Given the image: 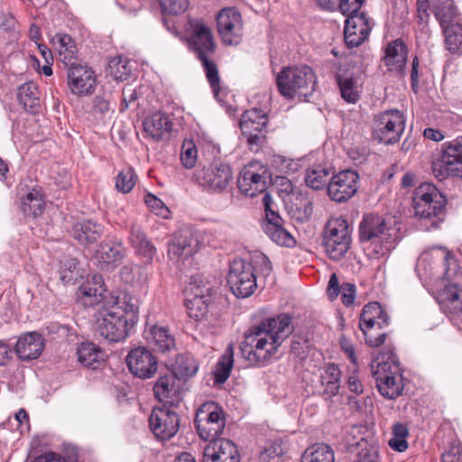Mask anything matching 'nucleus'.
<instances>
[{
  "mask_svg": "<svg viewBox=\"0 0 462 462\" xmlns=\"http://www.w3.org/2000/svg\"><path fill=\"white\" fill-rule=\"evenodd\" d=\"M322 245L325 247V251L329 258L335 261L340 260L349 250V245H346V244L334 242L331 241V239L323 238Z\"/></svg>",
  "mask_w": 462,
  "mask_h": 462,
  "instance_id": "nucleus-54",
  "label": "nucleus"
},
{
  "mask_svg": "<svg viewBox=\"0 0 462 462\" xmlns=\"http://www.w3.org/2000/svg\"><path fill=\"white\" fill-rule=\"evenodd\" d=\"M267 122L266 114L261 109H251L242 115L240 128L251 152H258L266 143L264 129Z\"/></svg>",
  "mask_w": 462,
  "mask_h": 462,
  "instance_id": "nucleus-11",
  "label": "nucleus"
},
{
  "mask_svg": "<svg viewBox=\"0 0 462 462\" xmlns=\"http://www.w3.org/2000/svg\"><path fill=\"white\" fill-rule=\"evenodd\" d=\"M341 300L345 306L349 307L356 299V286L353 283L345 282L341 285Z\"/></svg>",
  "mask_w": 462,
  "mask_h": 462,
  "instance_id": "nucleus-63",
  "label": "nucleus"
},
{
  "mask_svg": "<svg viewBox=\"0 0 462 462\" xmlns=\"http://www.w3.org/2000/svg\"><path fill=\"white\" fill-rule=\"evenodd\" d=\"M143 130L147 136L154 141L162 140L171 129V122L169 116L161 112L154 113L143 122Z\"/></svg>",
  "mask_w": 462,
  "mask_h": 462,
  "instance_id": "nucleus-28",
  "label": "nucleus"
},
{
  "mask_svg": "<svg viewBox=\"0 0 462 462\" xmlns=\"http://www.w3.org/2000/svg\"><path fill=\"white\" fill-rule=\"evenodd\" d=\"M431 170L439 180L462 179V137L443 144L441 154L431 162Z\"/></svg>",
  "mask_w": 462,
  "mask_h": 462,
  "instance_id": "nucleus-8",
  "label": "nucleus"
},
{
  "mask_svg": "<svg viewBox=\"0 0 462 462\" xmlns=\"http://www.w3.org/2000/svg\"><path fill=\"white\" fill-rule=\"evenodd\" d=\"M254 271L250 262L242 259L234 260L230 263L227 284L237 298H247L254 292L257 287Z\"/></svg>",
  "mask_w": 462,
  "mask_h": 462,
  "instance_id": "nucleus-9",
  "label": "nucleus"
},
{
  "mask_svg": "<svg viewBox=\"0 0 462 462\" xmlns=\"http://www.w3.org/2000/svg\"><path fill=\"white\" fill-rule=\"evenodd\" d=\"M203 462H240V454L233 441L217 439L205 447Z\"/></svg>",
  "mask_w": 462,
  "mask_h": 462,
  "instance_id": "nucleus-23",
  "label": "nucleus"
},
{
  "mask_svg": "<svg viewBox=\"0 0 462 462\" xmlns=\"http://www.w3.org/2000/svg\"><path fill=\"white\" fill-rule=\"evenodd\" d=\"M18 100L26 111L31 114L37 113L40 108V97L38 87L34 83H26L18 89Z\"/></svg>",
  "mask_w": 462,
  "mask_h": 462,
  "instance_id": "nucleus-38",
  "label": "nucleus"
},
{
  "mask_svg": "<svg viewBox=\"0 0 462 462\" xmlns=\"http://www.w3.org/2000/svg\"><path fill=\"white\" fill-rule=\"evenodd\" d=\"M342 98L347 103H356L360 97L357 79L354 76L337 74L336 76Z\"/></svg>",
  "mask_w": 462,
  "mask_h": 462,
  "instance_id": "nucleus-40",
  "label": "nucleus"
},
{
  "mask_svg": "<svg viewBox=\"0 0 462 462\" xmlns=\"http://www.w3.org/2000/svg\"><path fill=\"white\" fill-rule=\"evenodd\" d=\"M129 371L135 376L146 379L158 370V362L152 353L143 346L132 349L126 357Z\"/></svg>",
  "mask_w": 462,
  "mask_h": 462,
  "instance_id": "nucleus-21",
  "label": "nucleus"
},
{
  "mask_svg": "<svg viewBox=\"0 0 462 462\" xmlns=\"http://www.w3.org/2000/svg\"><path fill=\"white\" fill-rule=\"evenodd\" d=\"M121 280L132 285L142 284L145 281L142 267L139 265H125L120 269Z\"/></svg>",
  "mask_w": 462,
  "mask_h": 462,
  "instance_id": "nucleus-50",
  "label": "nucleus"
},
{
  "mask_svg": "<svg viewBox=\"0 0 462 462\" xmlns=\"http://www.w3.org/2000/svg\"><path fill=\"white\" fill-rule=\"evenodd\" d=\"M372 29L369 19L365 13L351 15L345 23V42L347 47L354 48L362 44L368 37Z\"/></svg>",
  "mask_w": 462,
  "mask_h": 462,
  "instance_id": "nucleus-24",
  "label": "nucleus"
},
{
  "mask_svg": "<svg viewBox=\"0 0 462 462\" xmlns=\"http://www.w3.org/2000/svg\"><path fill=\"white\" fill-rule=\"evenodd\" d=\"M129 240L139 254L147 257H152L155 254L154 246L147 239L145 233L140 226L136 224L132 225Z\"/></svg>",
  "mask_w": 462,
  "mask_h": 462,
  "instance_id": "nucleus-41",
  "label": "nucleus"
},
{
  "mask_svg": "<svg viewBox=\"0 0 462 462\" xmlns=\"http://www.w3.org/2000/svg\"><path fill=\"white\" fill-rule=\"evenodd\" d=\"M218 32L224 43L237 45L243 38V22L240 13L235 8H224L217 18Z\"/></svg>",
  "mask_w": 462,
  "mask_h": 462,
  "instance_id": "nucleus-18",
  "label": "nucleus"
},
{
  "mask_svg": "<svg viewBox=\"0 0 462 462\" xmlns=\"http://www.w3.org/2000/svg\"><path fill=\"white\" fill-rule=\"evenodd\" d=\"M188 43L197 59L213 57L217 43L214 41L211 29L199 20H190L189 23Z\"/></svg>",
  "mask_w": 462,
  "mask_h": 462,
  "instance_id": "nucleus-16",
  "label": "nucleus"
},
{
  "mask_svg": "<svg viewBox=\"0 0 462 462\" xmlns=\"http://www.w3.org/2000/svg\"><path fill=\"white\" fill-rule=\"evenodd\" d=\"M180 160L183 166L187 169H191L196 165L197 149L191 142L183 144Z\"/></svg>",
  "mask_w": 462,
  "mask_h": 462,
  "instance_id": "nucleus-60",
  "label": "nucleus"
},
{
  "mask_svg": "<svg viewBox=\"0 0 462 462\" xmlns=\"http://www.w3.org/2000/svg\"><path fill=\"white\" fill-rule=\"evenodd\" d=\"M199 250V241L189 228L180 229L169 242L170 257L191 256Z\"/></svg>",
  "mask_w": 462,
  "mask_h": 462,
  "instance_id": "nucleus-25",
  "label": "nucleus"
},
{
  "mask_svg": "<svg viewBox=\"0 0 462 462\" xmlns=\"http://www.w3.org/2000/svg\"><path fill=\"white\" fill-rule=\"evenodd\" d=\"M359 328L362 330L365 338V343L368 346L377 347L385 341L386 333H374V330L375 328H366L365 325H359Z\"/></svg>",
  "mask_w": 462,
  "mask_h": 462,
  "instance_id": "nucleus-59",
  "label": "nucleus"
},
{
  "mask_svg": "<svg viewBox=\"0 0 462 462\" xmlns=\"http://www.w3.org/2000/svg\"><path fill=\"white\" fill-rule=\"evenodd\" d=\"M334 452L326 444H316L308 448L302 458V462H334Z\"/></svg>",
  "mask_w": 462,
  "mask_h": 462,
  "instance_id": "nucleus-44",
  "label": "nucleus"
},
{
  "mask_svg": "<svg viewBox=\"0 0 462 462\" xmlns=\"http://www.w3.org/2000/svg\"><path fill=\"white\" fill-rule=\"evenodd\" d=\"M149 424L151 430L158 439H169L179 430L180 420L175 411L164 405L152 410Z\"/></svg>",
  "mask_w": 462,
  "mask_h": 462,
  "instance_id": "nucleus-19",
  "label": "nucleus"
},
{
  "mask_svg": "<svg viewBox=\"0 0 462 462\" xmlns=\"http://www.w3.org/2000/svg\"><path fill=\"white\" fill-rule=\"evenodd\" d=\"M59 274L64 283H74L79 277V262L76 258L65 257L60 263Z\"/></svg>",
  "mask_w": 462,
  "mask_h": 462,
  "instance_id": "nucleus-47",
  "label": "nucleus"
},
{
  "mask_svg": "<svg viewBox=\"0 0 462 462\" xmlns=\"http://www.w3.org/2000/svg\"><path fill=\"white\" fill-rule=\"evenodd\" d=\"M162 14L178 15L189 7V0H158Z\"/></svg>",
  "mask_w": 462,
  "mask_h": 462,
  "instance_id": "nucleus-53",
  "label": "nucleus"
},
{
  "mask_svg": "<svg viewBox=\"0 0 462 462\" xmlns=\"http://www.w3.org/2000/svg\"><path fill=\"white\" fill-rule=\"evenodd\" d=\"M175 378L173 373L162 375L153 386V393L156 399L166 404L173 405L178 402V392L175 387Z\"/></svg>",
  "mask_w": 462,
  "mask_h": 462,
  "instance_id": "nucleus-31",
  "label": "nucleus"
},
{
  "mask_svg": "<svg viewBox=\"0 0 462 462\" xmlns=\"http://www.w3.org/2000/svg\"><path fill=\"white\" fill-rule=\"evenodd\" d=\"M144 202L147 207L156 215L164 218L169 214V209L164 206L163 202L152 193H148L144 197Z\"/></svg>",
  "mask_w": 462,
  "mask_h": 462,
  "instance_id": "nucleus-61",
  "label": "nucleus"
},
{
  "mask_svg": "<svg viewBox=\"0 0 462 462\" xmlns=\"http://www.w3.org/2000/svg\"><path fill=\"white\" fill-rule=\"evenodd\" d=\"M135 180L136 175L134 171L130 167L125 168L117 174L116 179V188L122 193H128L133 189Z\"/></svg>",
  "mask_w": 462,
  "mask_h": 462,
  "instance_id": "nucleus-51",
  "label": "nucleus"
},
{
  "mask_svg": "<svg viewBox=\"0 0 462 462\" xmlns=\"http://www.w3.org/2000/svg\"><path fill=\"white\" fill-rule=\"evenodd\" d=\"M199 60L201 62L214 97H217L220 91V78L217 64L213 60L212 57H205Z\"/></svg>",
  "mask_w": 462,
  "mask_h": 462,
  "instance_id": "nucleus-45",
  "label": "nucleus"
},
{
  "mask_svg": "<svg viewBox=\"0 0 462 462\" xmlns=\"http://www.w3.org/2000/svg\"><path fill=\"white\" fill-rule=\"evenodd\" d=\"M187 291L189 293L186 300L189 316L195 319H204L212 303V286L199 276H194Z\"/></svg>",
  "mask_w": 462,
  "mask_h": 462,
  "instance_id": "nucleus-15",
  "label": "nucleus"
},
{
  "mask_svg": "<svg viewBox=\"0 0 462 462\" xmlns=\"http://www.w3.org/2000/svg\"><path fill=\"white\" fill-rule=\"evenodd\" d=\"M276 82L279 92L284 97L306 100L315 90L316 77L309 66L288 67L278 73Z\"/></svg>",
  "mask_w": 462,
  "mask_h": 462,
  "instance_id": "nucleus-4",
  "label": "nucleus"
},
{
  "mask_svg": "<svg viewBox=\"0 0 462 462\" xmlns=\"http://www.w3.org/2000/svg\"><path fill=\"white\" fill-rule=\"evenodd\" d=\"M102 234V226L90 220L77 222L71 230L72 237L82 245H88L97 242Z\"/></svg>",
  "mask_w": 462,
  "mask_h": 462,
  "instance_id": "nucleus-29",
  "label": "nucleus"
},
{
  "mask_svg": "<svg viewBox=\"0 0 462 462\" xmlns=\"http://www.w3.org/2000/svg\"><path fill=\"white\" fill-rule=\"evenodd\" d=\"M399 371V362L393 352L389 354L386 361L373 362L372 373L376 387L383 397L393 400L402 395L403 383Z\"/></svg>",
  "mask_w": 462,
  "mask_h": 462,
  "instance_id": "nucleus-5",
  "label": "nucleus"
},
{
  "mask_svg": "<svg viewBox=\"0 0 462 462\" xmlns=\"http://www.w3.org/2000/svg\"><path fill=\"white\" fill-rule=\"evenodd\" d=\"M359 325L382 329L389 325V317L378 302H369L362 310Z\"/></svg>",
  "mask_w": 462,
  "mask_h": 462,
  "instance_id": "nucleus-30",
  "label": "nucleus"
},
{
  "mask_svg": "<svg viewBox=\"0 0 462 462\" xmlns=\"http://www.w3.org/2000/svg\"><path fill=\"white\" fill-rule=\"evenodd\" d=\"M233 348L232 346H228L226 353L220 357L217 364L215 371V381L217 383H223L227 380L233 367Z\"/></svg>",
  "mask_w": 462,
  "mask_h": 462,
  "instance_id": "nucleus-46",
  "label": "nucleus"
},
{
  "mask_svg": "<svg viewBox=\"0 0 462 462\" xmlns=\"http://www.w3.org/2000/svg\"><path fill=\"white\" fill-rule=\"evenodd\" d=\"M356 0H338L337 10H339L342 14L346 17H350L351 15H360L358 13L361 6L356 7Z\"/></svg>",
  "mask_w": 462,
  "mask_h": 462,
  "instance_id": "nucleus-64",
  "label": "nucleus"
},
{
  "mask_svg": "<svg viewBox=\"0 0 462 462\" xmlns=\"http://www.w3.org/2000/svg\"><path fill=\"white\" fill-rule=\"evenodd\" d=\"M16 21L11 14H0V29L12 34V39L16 36Z\"/></svg>",
  "mask_w": 462,
  "mask_h": 462,
  "instance_id": "nucleus-62",
  "label": "nucleus"
},
{
  "mask_svg": "<svg viewBox=\"0 0 462 462\" xmlns=\"http://www.w3.org/2000/svg\"><path fill=\"white\" fill-rule=\"evenodd\" d=\"M403 115L399 110H386L374 116L373 136L381 143L393 144L404 131Z\"/></svg>",
  "mask_w": 462,
  "mask_h": 462,
  "instance_id": "nucleus-10",
  "label": "nucleus"
},
{
  "mask_svg": "<svg viewBox=\"0 0 462 462\" xmlns=\"http://www.w3.org/2000/svg\"><path fill=\"white\" fill-rule=\"evenodd\" d=\"M432 12L441 28L458 22L459 19L454 0H433Z\"/></svg>",
  "mask_w": 462,
  "mask_h": 462,
  "instance_id": "nucleus-32",
  "label": "nucleus"
},
{
  "mask_svg": "<svg viewBox=\"0 0 462 462\" xmlns=\"http://www.w3.org/2000/svg\"><path fill=\"white\" fill-rule=\"evenodd\" d=\"M79 362L92 369H97L103 363V353L101 349L91 342L81 343L77 349Z\"/></svg>",
  "mask_w": 462,
  "mask_h": 462,
  "instance_id": "nucleus-35",
  "label": "nucleus"
},
{
  "mask_svg": "<svg viewBox=\"0 0 462 462\" xmlns=\"http://www.w3.org/2000/svg\"><path fill=\"white\" fill-rule=\"evenodd\" d=\"M412 202L415 216L421 221H429L430 228H438L444 220L446 196L434 184L424 182L414 189Z\"/></svg>",
  "mask_w": 462,
  "mask_h": 462,
  "instance_id": "nucleus-3",
  "label": "nucleus"
},
{
  "mask_svg": "<svg viewBox=\"0 0 462 462\" xmlns=\"http://www.w3.org/2000/svg\"><path fill=\"white\" fill-rule=\"evenodd\" d=\"M44 349V339L37 332H29L22 335L15 346L14 352L23 361L38 358Z\"/></svg>",
  "mask_w": 462,
  "mask_h": 462,
  "instance_id": "nucleus-26",
  "label": "nucleus"
},
{
  "mask_svg": "<svg viewBox=\"0 0 462 462\" xmlns=\"http://www.w3.org/2000/svg\"><path fill=\"white\" fill-rule=\"evenodd\" d=\"M94 287L91 286V283L88 282L87 283L80 286L79 291L82 295L86 298H97L101 297L105 291L103 288V281L100 275H94L93 278Z\"/></svg>",
  "mask_w": 462,
  "mask_h": 462,
  "instance_id": "nucleus-56",
  "label": "nucleus"
},
{
  "mask_svg": "<svg viewBox=\"0 0 462 462\" xmlns=\"http://www.w3.org/2000/svg\"><path fill=\"white\" fill-rule=\"evenodd\" d=\"M150 343L154 346L155 350L166 353L175 347V338L168 328L153 326L150 330Z\"/></svg>",
  "mask_w": 462,
  "mask_h": 462,
  "instance_id": "nucleus-39",
  "label": "nucleus"
},
{
  "mask_svg": "<svg viewBox=\"0 0 462 462\" xmlns=\"http://www.w3.org/2000/svg\"><path fill=\"white\" fill-rule=\"evenodd\" d=\"M408 48L402 39L391 42L385 48L383 62L389 71L403 73L407 62Z\"/></svg>",
  "mask_w": 462,
  "mask_h": 462,
  "instance_id": "nucleus-27",
  "label": "nucleus"
},
{
  "mask_svg": "<svg viewBox=\"0 0 462 462\" xmlns=\"http://www.w3.org/2000/svg\"><path fill=\"white\" fill-rule=\"evenodd\" d=\"M125 255V249L122 243L116 241H104L94 254L95 264L103 271H113L118 266Z\"/></svg>",
  "mask_w": 462,
  "mask_h": 462,
  "instance_id": "nucleus-22",
  "label": "nucleus"
},
{
  "mask_svg": "<svg viewBox=\"0 0 462 462\" xmlns=\"http://www.w3.org/2000/svg\"><path fill=\"white\" fill-rule=\"evenodd\" d=\"M358 174L351 170L342 171L331 176L328 186L329 198L336 202H345L357 191Z\"/></svg>",
  "mask_w": 462,
  "mask_h": 462,
  "instance_id": "nucleus-20",
  "label": "nucleus"
},
{
  "mask_svg": "<svg viewBox=\"0 0 462 462\" xmlns=\"http://www.w3.org/2000/svg\"><path fill=\"white\" fill-rule=\"evenodd\" d=\"M431 262L434 266L430 264V271L432 269H441L440 273L447 280H451L457 269V263L452 254L446 248L441 246L432 247L431 249L423 252L418 258L416 269L419 273L424 272V274H428L427 264Z\"/></svg>",
  "mask_w": 462,
  "mask_h": 462,
  "instance_id": "nucleus-14",
  "label": "nucleus"
},
{
  "mask_svg": "<svg viewBox=\"0 0 462 462\" xmlns=\"http://www.w3.org/2000/svg\"><path fill=\"white\" fill-rule=\"evenodd\" d=\"M107 70L116 80L124 81L131 75L132 67L129 60L120 56L109 61Z\"/></svg>",
  "mask_w": 462,
  "mask_h": 462,
  "instance_id": "nucleus-48",
  "label": "nucleus"
},
{
  "mask_svg": "<svg viewBox=\"0 0 462 462\" xmlns=\"http://www.w3.org/2000/svg\"><path fill=\"white\" fill-rule=\"evenodd\" d=\"M293 329L292 318L289 314L263 319L245 333L242 354L252 364L260 365L277 350Z\"/></svg>",
  "mask_w": 462,
  "mask_h": 462,
  "instance_id": "nucleus-1",
  "label": "nucleus"
},
{
  "mask_svg": "<svg viewBox=\"0 0 462 462\" xmlns=\"http://www.w3.org/2000/svg\"><path fill=\"white\" fill-rule=\"evenodd\" d=\"M284 448L281 443H273L259 455V462H279L280 457L284 454Z\"/></svg>",
  "mask_w": 462,
  "mask_h": 462,
  "instance_id": "nucleus-57",
  "label": "nucleus"
},
{
  "mask_svg": "<svg viewBox=\"0 0 462 462\" xmlns=\"http://www.w3.org/2000/svg\"><path fill=\"white\" fill-rule=\"evenodd\" d=\"M194 424L199 436L212 441L222 434L226 419L223 409L215 402H207L201 404L195 415Z\"/></svg>",
  "mask_w": 462,
  "mask_h": 462,
  "instance_id": "nucleus-6",
  "label": "nucleus"
},
{
  "mask_svg": "<svg viewBox=\"0 0 462 462\" xmlns=\"http://www.w3.org/2000/svg\"><path fill=\"white\" fill-rule=\"evenodd\" d=\"M233 179L231 166L221 160H215L209 164L202 166L196 173L199 184L211 192H222Z\"/></svg>",
  "mask_w": 462,
  "mask_h": 462,
  "instance_id": "nucleus-13",
  "label": "nucleus"
},
{
  "mask_svg": "<svg viewBox=\"0 0 462 462\" xmlns=\"http://www.w3.org/2000/svg\"><path fill=\"white\" fill-rule=\"evenodd\" d=\"M397 238L396 229L391 221L379 215L364 216L359 225V240L370 257L378 258L388 254Z\"/></svg>",
  "mask_w": 462,
  "mask_h": 462,
  "instance_id": "nucleus-2",
  "label": "nucleus"
},
{
  "mask_svg": "<svg viewBox=\"0 0 462 462\" xmlns=\"http://www.w3.org/2000/svg\"><path fill=\"white\" fill-rule=\"evenodd\" d=\"M171 372L178 379L187 380L199 370V362L189 353L179 354L171 364Z\"/></svg>",
  "mask_w": 462,
  "mask_h": 462,
  "instance_id": "nucleus-33",
  "label": "nucleus"
},
{
  "mask_svg": "<svg viewBox=\"0 0 462 462\" xmlns=\"http://www.w3.org/2000/svg\"><path fill=\"white\" fill-rule=\"evenodd\" d=\"M441 29L447 49L450 52H462V23L458 21Z\"/></svg>",
  "mask_w": 462,
  "mask_h": 462,
  "instance_id": "nucleus-42",
  "label": "nucleus"
},
{
  "mask_svg": "<svg viewBox=\"0 0 462 462\" xmlns=\"http://www.w3.org/2000/svg\"><path fill=\"white\" fill-rule=\"evenodd\" d=\"M332 173L330 166L314 165L306 171L304 178L306 185L314 190L328 189Z\"/></svg>",
  "mask_w": 462,
  "mask_h": 462,
  "instance_id": "nucleus-34",
  "label": "nucleus"
},
{
  "mask_svg": "<svg viewBox=\"0 0 462 462\" xmlns=\"http://www.w3.org/2000/svg\"><path fill=\"white\" fill-rule=\"evenodd\" d=\"M265 234L277 245L293 247L296 245L295 238L291 233L282 226L278 227L267 228Z\"/></svg>",
  "mask_w": 462,
  "mask_h": 462,
  "instance_id": "nucleus-49",
  "label": "nucleus"
},
{
  "mask_svg": "<svg viewBox=\"0 0 462 462\" xmlns=\"http://www.w3.org/2000/svg\"><path fill=\"white\" fill-rule=\"evenodd\" d=\"M310 347V341L307 337L301 336H293L291 346V352L295 356L303 359L306 357Z\"/></svg>",
  "mask_w": 462,
  "mask_h": 462,
  "instance_id": "nucleus-58",
  "label": "nucleus"
},
{
  "mask_svg": "<svg viewBox=\"0 0 462 462\" xmlns=\"http://www.w3.org/2000/svg\"><path fill=\"white\" fill-rule=\"evenodd\" d=\"M359 448L353 462H377L378 449L375 446L368 444L364 439L357 443Z\"/></svg>",
  "mask_w": 462,
  "mask_h": 462,
  "instance_id": "nucleus-52",
  "label": "nucleus"
},
{
  "mask_svg": "<svg viewBox=\"0 0 462 462\" xmlns=\"http://www.w3.org/2000/svg\"><path fill=\"white\" fill-rule=\"evenodd\" d=\"M323 238L350 245V230L346 221L342 218L329 220L326 225Z\"/></svg>",
  "mask_w": 462,
  "mask_h": 462,
  "instance_id": "nucleus-37",
  "label": "nucleus"
},
{
  "mask_svg": "<svg viewBox=\"0 0 462 462\" xmlns=\"http://www.w3.org/2000/svg\"><path fill=\"white\" fill-rule=\"evenodd\" d=\"M272 178L268 167L258 162H252L241 171L237 180L239 190L247 197L264 192Z\"/></svg>",
  "mask_w": 462,
  "mask_h": 462,
  "instance_id": "nucleus-12",
  "label": "nucleus"
},
{
  "mask_svg": "<svg viewBox=\"0 0 462 462\" xmlns=\"http://www.w3.org/2000/svg\"><path fill=\"white\" fill-rule=\"evenodd\" d=\"M341 371L337 365L328 364L320 376L321 384L324 387L325 398H332L338 394L340 389Z\"/></svg>",
  "mask_w": 462,
  "mask_h": 462,
  "instance_id": "nucleus-36",
  "label": "nucleus"
},
{
  "mask_svg": "<svg viewBox=\"0 0 462 462\" xmlns=\"http://www.w3.org/2000/svg\"><path fill=\"white\" fill-rule=\"evenodd\" d=\"M122 304V306L113 307L112 310L124 318H132L134 326L138 320V306L135 302H133L132 298H128L127 296L124 297Z\"/></svg>",
  "mask_w": 462,
  "mask_h": 462,
  "instance_id": "nucleus-55",
  "label": "nucleus"
},
{
  "mask_svg": "<svg viewBox=\"0 0 462 462\" xmlns=\"http://www.w3.org/2000/svg\"><path fill=\"white\" fill-rule=\"evenodd\" d=\"M133 328L132 318H124L111 309L99 314L94 325V331L97 337L112 343L125 340Z\"/></svg>",
  "mask_w": 462,
  "mask_h": 462,
  "instance_id": "nucleus-7",
  "label": "nucleus"
},
{
  "mask_svg": "<svg viewBox=\"0 0 462 462\" xmlns=\"http://www.w3.org/2000/svg\"><path fill=\"white\" fill-rule=\"evenodd\" d=\"M44 205L45 203L40 192L32 189L23 199L21 208L25 215L37 217L43 212Z\"/></svg>",
  "mask_w": 462,
  "mask_h": 462,
  "instance_id": "nucleus-43",
  "label": "nucleus"
},
{
  "mask_svg": "<svg viewBox=\"0 0 462 462\" xmlns=\"http://www.w3.org/2000/svg\"><path fill=\"white\" fill-rule=\"evenodd\" d=\"M67 84L71 93L76 96L91 95L97 86L95 72L84 63H71L67 70Z\"/></svg>",
  "mask_w": 462,
  "mask_h": 462,
  "instance_id": "nucleus-17",
  "label": "nucleus"
}]
</instances>
